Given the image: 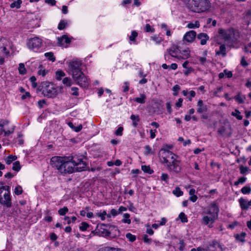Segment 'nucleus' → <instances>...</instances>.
I'll list each match as a JSON object with an SVG mask.
<instances>
[{
	"instance_id": "774afa93",
	"label": "nucleus",
	"mask_w": 251,
	"mask_h": 251,
	"mask_svg": "<svg viewBox=\"0 0 251 251\" xmlns=\"http://www.w3.org/2000/svg\"><path fill=\"white\" fill-rule=\"evenodd\" d=\"M198 59L201 64H203L206 60V58L202 57H199Z\"/></svg>"
},
{
	"instance_id": "39448f33",
	"label": "nucleus",
	"mask_w": 251,
	"mask_h": 251,
	"mask_svg": "<svg viewBox=\"0 0 251 251\" xmlns=\"http://www.w3.org/2000/svg\"><path fill=\"white\" fill-rule=\"evenodd\" d=\"M0 203L10 207L12 205L10 187L7 185L0 187Z\"/></svg>"
},
{
	"instance_id": "ddd939ff",
	"label": "nucleus",
	"mask_w": 251,
	"mask_h": 251,
	"mask_svg": "<svg viewBox=\"0 0 251 251\" xmlns=\"http://www.w3.org/2000/svg\"><path fill=\"white\" fill-rule=\"evenodd\" d=\"M198 108L197 109V112L200 114H202L206 112L207 110L206 105H205L203 103V101L200 100L197 103Z\"/></svg>"
},
{
	"instance_id": "680f3d73",
	"label": "nucleus",
	"mask_w": 251,
	"mask_h": 251,
	"mask_svg": "<svg viewBox=\"0 0 251 251\" xmlns=\"http://www.w3.org/2000/svg\"><path fill=\"white\" fill-rule=\"evenodd\" d=\"M186 69L187 70L184 72V74L187 76L193 71V69L192 68H188Z\"/></svg>"
},
{
	"instance_id": "79ce46f5",
	"label": "nucleus",
	"mask_w": 251,
	"mask_h": 251,
	"mask_svg": "<svg viewBox=\"0 0 251 251\" xmlns=\"http://www.w3.org/2000/svg\"><path fill=\"white\" fill-rule=\"evenodd\" d=\"M126 236L130 242H134L136 240V236L130 233H127Z\"/></svg>"
},
{
	"instance_id": "393cba45",
	"label": "nucleus",
	"mask_w": 251,
	"mask_h": 251,
	"mask_svg": "<svg viewBox=\"0 0 251 251\" xmlns=\"http://www.w3.org/2000/svg\"><path fill=\"white\" fill-rule=\"evenodd\" d=\"M200 26V23L198 21H195V23L193 24L192 23H189L187 27L189 28H198Z\"/></svg>"
},
{
	"instance_id": "473e14b6",
	"label": "nucleus",
	"mask_w": 251,
	"mask_h": 251,
	"mask_svg": "<svg viewBox=\"0 0 251 251\" xmlns=\"http://www.w3.org/2000/svg\"><path fill=\"white\" fill-rule=\"evenodd\" d=\"M17 156H15V155H9L7 157V159L6 160V164H7L8 165L12 163V162L13 161L17 159Z\"/></svg>"
},
{
	"instance_id": "9b49d317",
	"label": "nucleus",
	"mask_w": 251,
	"mask_h": 251,
	"mask_svg": "<svg viewBox=\"0 0 251 251\" xmlns=\"http://www.w3.org/2000/svg\"><path fill=\"white\" fill-rule=\"evenodd\" d=\"M209 251H223L221 245L216 241H213L208 246Z\"/></svg>"
},
{
	"instance_id": "9d476101",
	"label": "nucleus",
	"mask_w": 251,
	"mask_h": 251,
	"mask_svg": "<svg viewBox=\"0 0 251 251\" xmlns=\"http://www.w3.org/2000/svg\"><path fill=\"white\" fill-rule=\"evenodd\" d=\"M196 36V32L193 30H191L185 33L183 39L184 41L191 43L195 40Z\"/></svg>"
},
{
	"instance_id": "1a4fd4ad",
	"label": "nucleus",
	"mask_w": 251,
	"mask_h": 251,
	"mask_svg": "<svg viewBox=\"0 0 251 251\" xmlns=\"http://www.w3.org/2000/svg\"><path fill=\"white\" fill-rule=\"evenodd\" d=\"M42 40L38 37H34L30 39L28 43V48L31 50H38L41 46Z\"/></svg>"
},
{
	"instance_id": "69168bd1",
	"label": "nucleus",
	"mask_w": 251,
	"mask_h": 251,
	"mask_svg": "<svg viewBox=\"0 0 251 251\" xmlns=\"http://www.w3.org/2000/svg\"><path fill=\"white\" fill-rule=\"evenodd\" d=\"M124 84L125 86L124 87V92H126L129 90V83L127 82H125Z\"/></svg>"
},
{
	"instance_id": "5701e85b",
	"label": "nucleus",
	"mask_w": 251,
	"mask_h": 251,
	"mask_svg": "<svg viewBox=\"0 0 251 251\" xmlns=\"http://www.w3.org/2000/svg\"><path fill=\"white\" fill-rule=\"evenodd\" d=\"M173 194L176 197H179L183 195V192L181 190L180 188L177 187L173 191Z\"/></svg>"
},
{
	"instance_id": "13d9d810",
	"label": "nucleus",
	"mask_w": 251,
	"mask_h": 251,
	"mask_svg": "<svg viewBox=\"0 0 251 251\" xmlns=\"http://www.w3.org/2000/svg\"><path fill=\"white\" fill-rule=\"evenodd\" d=\"M224 73H225V75L228 78H231L232 76V73L230 71L227 72L226 70H224Z\"/></svg>"
},
{
	"instance_id": "a18cd8bd",
	"label": "nucleus",
	"mask_w": 251,
	"mask_h": 251,
	"mask_svg": "<svg viewBox=\"0 0 251 251\" xmlns=\"http://www.w3.org/2000/svg\"><path fill=\"white\" fill-rule=\"evenodd\" d=\"M138 33L135 31H133L131 33V35L129 37V39L131 41H134L136 37L137 36Z\"/></svg>"
},
{
	"instance_id": "423d86ee",
	"label": "nucleus",
	"mask_w": 251,
	"mask_h": 251,
	"mask_svg": "<svg viewBox=\"0 0 251 251\" xmlns=\"http://www.w3.org/2000/svg\"><path fill=\"white\" fill-rule=\"evenodd\" d=\"M218 32L220 34L222 35L225 40L229 41V44L235 43L239 37L238 32L232 28H229L227 30L220 28Z\"/></svg>"
},
{
	"instance_id": "f257e3e1",
	"label": "nucleus",
	"mask_w": 251,
	"mask_h": 251,
	"mask_svg": "<svg viewBox=\"0 0 251 251\" xmlns=\"http://www.w3.org/2000/svg\"><path fill=\"white\" fill-rule=\"evenodd\" d=\"M83 159V156L77 154L70 156H54L51 158L50 164L61 174H71L85 170L87 165Z\"/></svg>"
},
{
	"instance_id": "c9c22d12",
	"label": "nucleus",
	"mask_w": 251,
	"mask_h": 251,
	"mask_svg": "<svg viewBox=\"0 0 251 251\" xmlns=\"http://www.w3.org/2000/svg\"><path fill=\"white\" fill-rule=\"evenodd\" d=\"M39 67L40 69L38 71V75L43 76H45L48 71L45 69H42V66L41 65Z\"/></svg>"
},
{
	"instance_id": "f3484780",
	"label": "nucleus",
	"mask_w": 251,
	"mask_h": 251,
	"mask_svg": "<svg viewBox=\"0 0 251 251\" xmlns=\"http://www.w3.org/2000/svg\"><path fill=\"white\" fill-rule=\"evenodd\" d=\"M146 96L145 94H142L140 95V97L135 98L134 99V101L141 104L145 103L146 102Z\"/></svg>"
},
{
	"instance_id": "f03ea898",
	"label": "nucleus",
	"mask_w": 251,
	"mask_h": 251,
	"mask_svg": "<svg viewBox=\"0 0 251 251\" xmlns=\"http://www.w3.org/2000/svg\"><path fill=\"white\" fill-rule=\"evenodd\" d=\"M163 155L161 158L162 163H166L168 170L170 172H174L179 174L182 170L181 162L177 159L178 156L172 152L166 149H162Z\"/></svg>"
},
{
	"instance_id": "8fccbe9b",
	"label": "nucleus",
	"mask_w": 251,
	"mask_h": 251,
	"mask_svg": "<svg viewBox=\"0 0 251 251\" xmlns=\"http://www.w3.org/2000/svg\"><path fill=\"white\" fill-rule=\"evenodd\" d=\"M123 131V128L122 126L119 127L115 132V134L117 136H121L122 135V132Z\"/></svg>"
},
{
	"instance_id": "f704fd0d",
	"label": "nucleus",
	"mask_w": 251,
	"mask_h": 251,
	"mask_svg": "<svg viewBox=\"0 0 251 251\" xmlns=\"http://www.w3.org/2000/svg\"><path fill=\"white\" fill-rule=\"evenodd\" d=\"M130 215L129 214L126 213L124 214V219H123V222L124 223L130 224L131 220L129 219Z\"/></svg>"
},
{
	"instance_id": "dca6fc26",
	"label": "nucleus",
	"mask_w": 251,
	"mask_h": 251,
	"mask_svg": "<svg viewBox=\"0 0 251 251\" xmlns=\"http://www.w3.org/2000/svg\"><path fill=\"white\" fill-rule=\"evenodd\" d=\"M239 202L242 209L247 210L249 208V207L250 206V205H249V201H248L247 200L242 198L239 200Z\"/></svg>"
},
{
	"instance_id": "c756f323",
	"label": "nucleus",
	"mask_w": 251,
	"mask_h": 251,
	"mask_svg": "<svg viewBox=\"0 0 251 251\" xmlns=\"http://www.w3.org/2000/svg\"><path fill=\"white\" fill-rule=\"evenodd\" d=\"M142 170L145 173H147L149 174H151L153 172V170L151 169L149 166H146V165L142 166Z\"/></svg>"
},
{
	"instance_id": "4be33fe9",
	"label": "nucleus",
	"mask_w": 251,
	"mask_h": 251,
	"mask_svg": "<svg viewBox=\"0 0 251 251\" xmlns=\"http://www.w3.org/2000/svg\"><path fill=\"white\" fill-rule=\"evenodd\" d=\"M22 3V1L21 0H17L16 1H14L11 3L10 4V7L12 8H19L21 6V4Z\"/></svg>"
},
{
	"instance_id": "338daca9",
	"label": "nucleus",
	"mask_w": 251,
	"mask_h": 251,
	"mask_svg": "<svg viewBox=\"0 0 251 251\" xmlns=\"http://www.w3.org/2000/svg\"><path fill=\"white\" fill-rule=\"evenodd\" d=\"M197 199H198V197L196 195L191 196L189 198V200L193 202L196 201Z\"/></svg>"
},
{
	"instance_id": "49530a36",
	"label": "nucleus",
	"mask_w": 251,
	"mask_h": 251,
	"mask_svg": "<svg viewBox=\"0 0 251 251\" xmlns=\"http://www.w3.org/2000/svg\"><path fill=\"white\" fill-rule=\"evenodd\" d=\"M161 179L162 181L167 182L169 180V176L167 174L163 173L161 176Z\"/></svg>"
},
{
	"instance_id": "c85d7f7f",
	"label": "nucleus",
	"mask_w": 251,
	"mask_h": 251,
	"mask_svg": "<svg viewBox=\"0 0 251 251\" xmlns=\"http://www.w3.org/2000/svg\"><path fill=\"white\" fill-rule=\"evenodd\" d=\"M241 113L238 110L235 109L234 112H232L231 115L234 117H235L238 120H242L243 117L241 115Z\"/></svg>"
},
{
	"instance_id": "de8ad7c7",
	"label": "nucleus",
	"mask_w": 251,
	"mask_h": 251,
	"mask_svg": "<svg viewBox=\"0 0 251 251\" xmlns=\"http://www.w3.org/2000/svg\"><path fill=\"white\" fill-rule=\"evenodd\" d=\"M7 49L4 46H0V53L3 52L4 54L7 55L9 53L8 51H6Z\"/></svg>"
},
{
	"instance_id": "0e129e2a",
	"label": "nucleus",
	"mask_w": 251,
	"mask_h": 251,
	"mask_svg": "<svg viewBox=\"0 0 251 251\" xmlns=\"http://www.w3.org/2000/svg\"><path fill=\"white\" fill-rule=\"evenodd\" d=\"M31 97L30 94L29 92H26L25 94L23 95L21 97L22 100H25L27 98H30Z\"/></svg>"
},
{
	"instance_id": "4c0bfd02",
	"label": "nucleus",
	"mask_w": 251,
	"mask_h": 251,
	"mask_svg": "<svg viewBox=\"0 0 251 251\" xmlns=\"http://www.w3.org/2000/svg\"><path fill=\"white\" fill-rule=\"evenodd\" d=\"M246 234L244 232L241 233L240 234H237L236 236V238L237 240L240 241L241 242H244L245 241V237Z\"/></svg>"
},
{
	"instance_id": "4d7b16f0",
	"label": "nucleus",
	"mask_w": 251,
	"mask_h": 251,
	"mask_svg": "<svg viewBox=\"0 0 251 251\" xmlns=\"http://www.w3.org/2000/svg\"><path fill=\"white\" fill-rule=\"evenodd\" d=\"M183 101V99L181 98H179L178 100V101L176 103V106L177 107H180L182 106V103Z\"/></svg>"
},
{
	"instance_id": "20e7f679",
	"label": "nucleus",
	"mask_w": 251,
	"mask_h": 251,
	"mask_svg": "<svg viewBox=\"0 0 251 251\" xmlns=\"http://www.w3.org/2000/svg\"><path fill=\"white\" fill-rule=\"evenodd\" d=\"M187 7L192 11L197 13L204 12L210 7L209 0H185Z\"/></svg>"
},
{
	"instance_id": "5fc2aeb1",
	"label": "nucleus",
	"mask_w": 251,
	"mask_h": 251,
	"mask_svg": "<svg viewBox=\"0 0 251 251\" xmlns=\"http://www.w3.org/2000/svg\"><path fill=\"white\" fill-rule=\"evenodd\" d=\"M241 64L244 67H246L248 65V63L246 61L244 57H242L241 60Z\"/></svg>"
},
{
	"instance_id": "412c9836",
	"label": "nucleus",
	"mask_w": 251,
	"mask_h": 251,
	"mask_svg": "<svg viewBox=\"0 0 251 251\" xmlns=\"http://www.w3.org/2000/svg\"><path fill=\"white\" fill-rule=\"evenodd\" d=\"M18 70L20 74L25 75L26 73V69L25 67V65L23 63H20L19 65Z\"/></svg>"
},
{
	"instance_id": "6e6552de",
	"label": "nucleus",
	"mask_w": 251,
	"mask_h": 251,
	"mask_svg": "<svg viewBox=\"0 0 251 251\" xmlns=\"http://www.w3.org/2000/svg\"><path fill=\"white\" fill-rule=\"evenodd\" d=\"M46 86L43 88V94L48 98H53L57 95V92L53 84L46 83Z\"/></svg>"
},
{
	"instance_id": "72a5a7b5",
	"label": "nucleus",
	"mask_w": 251,
	"mask_h": 251,
	"mask_svg": "<svg viewBox=\"0 0 251 251\" xmlns=\"http://www.w3.org/2000/svg\"><path fill=\"white\" fill-rule=\"evenodd\" d=\"M178 217L182 223H186L188 222L187 218L183 212H181L179 214Z\"/></svg>"
},
{
	"instance_id": "37998d69",
	"label": "nucleus",
	"mask_w": 251,
	"mask_h": 251,
	"mask_svg": "<svg viewBox=\"0 0 251 251\" xmlns=\"http://www.w3.org/2000/svg\"><path fill=\"white\" fill-rule=\"evenodd\" d=\"M89 226V225L86 222H82L81 226H79L80 230L82 231H85L87 230V228Z\"/></svg>"
},
{
	"instance_id": "3c124183",
	"label": "nucleus",
	"mask_w": 251,
	"mask_h": 251,
	"mask_svg": "<svg viewBox=\"0 0 251 251\" xmlns=\"http://www.w3.org/2000/svg\"><path fill=\"white\" fill-rule=\"evenodd\" d=\"M30 81L32 83L33 87L35 88L37 86V83L35 82L36 78L34 76H32L30 78Z\"/></svg>"
},
{
	"instance_id": "864d4df0",
	"label": "nucleus",
	"mask_w": 251,
	"mask_h": 251,
	"mask_svg": "<svg viewBox=\"0 0 251 251\" xmlns=\"http://www.w3.org/2000/svg\"><path fill=\"white\" fill-rule=\"evenodd\" d=\"M72 91H73L72 95L74 96H77L78 95V88L77 87H72L71 88Z\"/></svg>"
},
{
	"instance_id": "2eb2a0df",
	"label": "nucleus",
	"mask_w": 251,
	"mask_h": 251,
	"mask_svg": "<svg viewBox=\"0 0 251 251\" xmlns=\"http://www.w3.org/2000/svg\"><path fill=\"white\" fill-rule=\"evenodd\" d=\"M198 38L201 40V44L204 45L206 44L207 41L209 39V37L206 33H201L198 34Z\"/></svg>"
},
{
	"instance_id": "603ef678",
	"label": "nucleus",
	"mask_w": 251,
	"mask_h": 251,
	"mask_svg": "<svg viewBox=\"0 0 251 251\" xmlns=\"http://www.w3.org/2000/svg\"><path fill=\"white\" fill-rule=\"evenodd\" d=\"M226 131V128L225 126H222L220 127L218 130V133L220 135H223L224 133H225Z\"/></svg>"
},
{
	"instance_id": "a211bd4d",
	"label": "nucleus",
	"mask_w": 251,
	"mask_h": 251,
	"mask_svg": "<svg viewBox=\"0 0 251 251\" xmlns=\"http://www.w3.org/2000/svg\"><path fill=\"white\" fill-rule=\"evenodd\" d=\"M179 52L181 53L182 55V58L184 59H187L190 56V50L189 49L187 48L184 50H179Z\"/></svg>"
},
{
	"instance_id": "58836bf2",
	"label": "nucleus",
	"mask_w": 251,
	"mask_h": 251,
	"mask_svg": "<svg viewBox=\"0 0 251 251\" xmlns=\"http://www.w3.org/2000/svg\"><path fill=\"white\" fill-rule=\"evenodd\" d=\"M68 212V208L66 206H64L62 208H60L58 211V214L61 216L65 215Z\"/></svg>"
},
{
	"instance_id": "b1692460",
	"label": "nucleus",
	"mask_w": 251,
	"mask_h": 251,
	"mask_svg": "<svg viewBox=\"0 0 251 251\" xmlns=\"http://www.w3.org/2000/svg\"><path fill=\"white\" fill-rule=\"evenodd\" d=\"M67 25V21L64 20H61V21L60 22V23L58 25V28L59 30H62L66 27Z\"/></svg>"
},
{
	"instance_id": "cd10ccee",
	"label": "nucleus",
	"mask_w": 251,
	"mask_h": 251,
	"mask_svg": "<svg viewBox=\"0 0 251 251\" xmlns=\"http://www.w3.org/2000/svg\"><path fill=\"white\" fill-rule=\"evenodd\" d=\"M12 169L16 172H19L20 170L21 166L19 161H17L13 163Z\"/></svg>"
},
{
	"instance_id": "09e8293b",
	"label": "nucleus",
	"mask_w": 251,
	"mask_h": 251,
	"mask_svg": "<svg viewBox=\"0 0 251 251\" xmlns=\"http://www.w3.org/2000/svg\"><path fill=\"white\" fill-rule=\"evenodd\" d=\"M145 154H149L152 153L151 149L149 145L145 146Z\"/></svg>"
},
{
	"instance_id": "7ed1b4c3",
	"label": "nucleus",
	"mask_w": 251,
	"mask_h": 251,
	"mask_svg": "<svg viewBox=\"0 0 251 251\" xmlns=\"http://www.w3.org/2000/svg\"><path fill=\"white\" fill-rule=\"evenodd\" d=\"M81 65L80 61H72L69 63V70L72 72L73 79L76 83L81 87H87L89 85L88 80L80 69Z\"/></svg>"
},
{
	"instance_id": "052dcab7",
	"label": "nucleus",
	"mask_w": 251,
	"mask_h": 251,
	"mask_svg": "<svg viewBox=\"0 0 251 251\" xmlns=\"http://www.w3.org/2000/svg\"><path fill=\"white\" fill-rule=\"evenodd\" d=\"M50 238L52 241H54L57 238V235L53 232L50 234Z\"/></svg>"
},
{
	"instance_id": "bb28decb",
	"label": "nucleus",
	"mask_w": 251,
	"mask_h": 251,
	"mask_svg": "<svg viewBox=\"0 0 251 251\" xmlns=\"http://www.w3.org/2000/svg\"><path fill=\"white\" fill-rule=\"evenodd\" d=\"M45 56L48 58L49 60L54 62L55 60V58L54 56L53 53L52 52H47L45 53Z\"/></svg>"
},
{
	"instance_id": "f8f14e48",
	"label": "nucleus",
	"mask_w": 251,
	"mask_h": 251,
	"mask_svg": "<svg viewBox=\"0 0 251 251\" xmlns=\"http://www.w3.org/2000/svg\"><path fill=\"white\" fill-rule=\"evenodd\" d=\"M167 51L169 54L172 57H178L177 54L178 51H179V47H177L176 46H173L170 47Z\"/></svg>"
},
{
	"instance_id": "aec40b11",
	"label": "nucleus",
	"mask_w": 251,
	"mask_h": 251,
	"mask_svg": "<svg viewBox=\"0 0 251 251\" xmlns=\"http://www.w3.org/2000/svg\"><path fill=\"white\" fill-rule=\"evenodd\" d=\"M216 54H222L223 56H225L226 55V48L225 45H221L220 46L219 50L216 52Z\"/></svg>"
},
{
	"instance_id": "a19ab883",
	"label": "nucleus",
	"mask_w": 251,
	"mask_h": 251,
	"mask_svg": "<svg viewBox=\"0 0 251 251\" xmlns=\"http://www.w3.org/2000/svg\"><path fill=\"white\" fill-rule=\"evenodd\" d=\"M23 193L22 187L19 185L15 187L14 189V193L17 195H20Z\"/></svg>"
},
{
	"instance_id": "e2e57ef3",
	"label": "nucleus",
	"mask_w": 251,
	"mask_h": 251,
	"mask_svg": "<svg viewBox=\"0 0 251 251\" xmlns=\"http://www.w3.org/2000/svg\"><path fill=\"white\" fill-rule=\"evenodd\" d=\"M156 132V130L154 129V130L152 129L150 130V134H151V138L153 139L155 137V133Z\"/></svg>"
},
{
	"instance_id": "6e6d98bb",
	"label": "nucleus",
	"mask_w": 251,
	"mask_h": 251,
	"mask_svg": "<svg viewBox=\"0 0 251 251\" xmlns=\"http://www.w3.org/2000/svg\"><path fill=\"white\" fill-rule=\"evenodd\" d=\"M45 2L52 6H54L56 4V1L55 0H45Z\"/></svg>"
},
{
	"instance_id": "4468645a",
	"label": "nucleus",
	"mask_w": 251,
	"mask_h": 251,
	"mask_svg": "<svg viewBox=\"0 0 251 251\" xmlns=\"http://www.w3.org/2000/svg\"><path fill=\"white\" fill-rule=\"evenodd\" d=\"M57 41V43L60 46H64L65 43L69 44L71 42L70 39L66 35H63L61 37L58 38Z\"/></svg>"
},
{
	"instance_id": "6ab92c4d",
	"label": "nucleus",
	"mask_w": 251,
	"mask_h": 251,
	"mask_svg": "<svg viewBox=\"0 0 251 251\" xmlns=\"http://www.w3.org/2000/svg\"><path fill=\"white\" fill-rule=\"evenodd\" d=\"M130 119L132 121V125L134 127H136L138 124V122H139L140 119L138 115H131L130 116Z\"/></svg>"
},
{
	"instance_id": "2f4dec72",
	"label": "nucleus",
	"mask_w": 251,
	"mask_h": 251,
	"mask_svg": "<svg viewBox=\"0 0 251 251\" xmlns=\"http://www.w3.org/2000/svg\"><path fill=\"white\" fill-rule=\"evenodd\" d=\"M65 75V73L61 70H58L56 72V78L58 80H60L62 77H63Z\"/></svg>"
},
{
	"instance_id": "0eeeda50",
	"label": "nucleus",
	"mask_w": 251,
	"mask_h": 251,
	"mask_svg": "<svg viewBox=\"0 0 251 251\" xmlns=\"http://www.w3.org/2000/svg\"><path fill=\"white\" fill-rule=\"evenodd\" d=\"M211 206L213 209L212 216H204L201 220V223L204 225L208 226V227L209 228L213 227L212 224L217 219L219 210L218 206L215 203H211Z\"/></svg>"
},
{
	"instance_id": "7c9ffc66",
	"label": "nucleus",
	"mask_w": 251,
	"mask_h": 251,
	"mask_svg": "<svg viewBox=\"0 0 251 251\" xmlns=\"http://www.w3.org/2000/svg\"><path fill=\"white\" fill-rule=\"evenodd\" d=\"M240 171L241 174L246 175L250 171V170L248 167L241 165L240 166Z\"/></svg>"
},
{
	"instance_id": "c03bdc74",
	"label": "nucleus",
	"mask_w": 251,
	"mask_h": 251,
	"mask_svg": "<svg viewBox=\"0 0 251 251\" xmlns=\"http://www.w3.org/2000/svg\"><path fill=\"white\" fill-rule=\"evenodd\" d=\"M145 31L148 32H151L153 33L154 32V29L153 28H151L150 24H147L145 25Z\"/></svg>"
},
{
	"instance_id": "a878e982",
	"label": "nucleus",
	"mask_w": 251,
	"mask_h": 251,
	"mask_svg": "<svg viewBox=\"0 0 251 251\" xmlns=\"http://www.w3.org/2000/svg\"><path fill=\"white\" fill-rule=\"evenodd\" d=\"M245 97L243 96L242 97L240 94H238L235 97V100L238 102L239 103H243L244 102L245 100Z\"/></svg>"
},
{
	"instance_id": "e433bc0d",
	"label": "nucleus",
	"mask_w": 251,
	"mask_h": 251,
	"mask_svg": "<svg viewBox=\"0 0 251 251\" xmlns=\"http://www.w3.org/2000/svg\"><path fill=\"white\" fill-rule=\"evenodd\" d=\"M241 191L243 194H250L251 192V188L249 186H244L241 189Z\"/></svg>"
},
{
	"instance_id": "ea45409f",
	"label": "nucleus",
	"mask_w": 251,
	"mask_h": 251,
	"mask_svg": "<svg viewBox=\"0 0 251 251\" xmlns=\"http://www.w3.org/2000/svg\"><path fill=\"white\" fill-rule=\"evenodd\" d=\"M62 82L64 84L68 87L70 86L72 84L71 79L67 77L63 79Z\"/></svg>"
},
{
	"instance_id": "bf43d9fd",
	"label": "nucleus",
	"mask_w": 251,
	"mask_h": 251,
	"mask_svg": "<svg viewBox=\"0 0 251 251\" xmlns=\"http://www.w3.org/2000/svg\"><path fill=\"white\" fill-rule=\"evenodd\" d=\"M14 128H12V130H6V131H3L4 132V135L5 136H8L9 135H10V134H11L12 133H13L14 132Z\"/></svg>"
}]
</instances>
